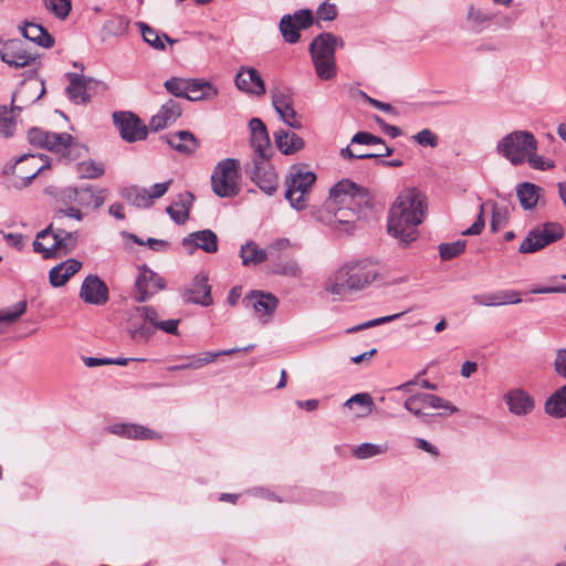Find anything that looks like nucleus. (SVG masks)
<instances>
[{
	"mask_svg": "<svg viewBox=\"0 0 566 566\" xmlns=\"http://www.w3.org/2000/svg\"><path fill=\"white\" fill-rule=\"evenodd\" d=\"M250 144L255 151V158L269 159L272 154L271 140L265 124L259 117L249 122Z\"/></svg>",
	"mask_w": 566,
	"mask_h": 566,
	"instance_id": "6ab92c4d",
	"label": "nucleus"
},
{
	"mask_svg": "<svg viewBox=\"0 0 566 566\" xmlns=\"http://www.w3.org/2000/svg\"><path fill=\"white\" fill-rule=\"evenodd\" d=\"M137 25L142 32L145 42H147L150 46H153L156 50H165V43L161 40L159 33L155 29L150 28L145 22H137Z\"/></svg>",
	"mask_w": 566,
	"mask_h": 566,
	"instance_id": "864d4df0",
	"label": "nucleus"
},
{
	"mask_svg": "<svg viewBox=\"0 0 566 566\" xmlns=\"http://www.w3.org/2000/svg\"><path fill=\"white\" fill-rule=\"evenodd\" d=\"M300 27L293 21L290 14L283 15L280 21V31L284 40L289 43H296L300 40Z\"/></svg>",
	"mask_w": 566,
	"mask_h": 566,
	"instance_id": "de8ad7c7",
	"label": "nucleus"
},
{
	"mask_svg": "<svg viewBox=\"0 0 566 566\" xmlns=\"http://www.w3.org/2000/svg\"><path fill=\"white\" fill-rule=\"evenodd\" d=\"M20 30L27 40L42 48L50 49L54 45L55 41L53 35H51L41 24L25 21Z\"/></svg>",
	"mask_w": 566,
	"mask_h": 566,
	"instance_id": "72a5a7b5",
	"label": "nucleus"
},
{
	"mask_svg": "<svg viewBox=\"0 0 566 566\" xmlns=\"http://www.w3.org/2000/svg\"><path fill=\"white\" fill-rule=\"evenodd\" d=\"M218 95V88L210 82L200 78H190L186 99L210 101Z\"/></svg>",
	"mask_w": 566,
	"mask_h": 566,
	"instance_id": "c9c22d12",
	"label": "nucleus"
},
{
	"mask_svg": "<svg viewBox=\"0 0 566 566\" xmlns=\"http://www.w3.org/2000/svg\"><path fill=\"white\" fill-rule=\"evenodd\" d=\"M164 287L165 280L143 265L135 281L134 298L138 303H144Z\"/></svg>",
	"mask_w": 566,
	"mask_h": 566,
	"instance_id": "2eb2a0df",
	"label": "nucleus"
},
{
	"mask_svg": "<svg viewBox=\"0 0 566 566\" xmlns=\"http://www.w3.org/2000/svg\"><path fill=\"white\" fill-rule=\"evenodd\" d=\"M531 150H538V142L532 132L525 129L506 134L496 145V151L513 166L524 164Z\"/></svg>",
	"mask_w": 566,
	"mask_h": 566,
	"instance_id": "0eeeda50",
	"label": "nucleus"
},
{
	"mask_svg": "<svg viewBox=\"0 0 566 566\" xmlns=\"http://www.w3.org/2000/svg\"><path fill=\"white\" fill-rule=\"evenodd\" d=\"M66 76L70 80L66 94L76 104H85L91 99L88 91L95 90L98 86L104 87V83L93 77H86L77 73H67Z\"/></svg>",
	"mask_w": 566,
	"mask_h": 566,
	"instance_id": "f3484780",
	"label": "nucleus"
},
{
	"mask_svg": "<svg viewBox=\"0 0 566 566\" xmlns=\"http://www.w3.org/2000/svg\"><path fill=\"white\" fill-rule=\"evenodd\" d=\"M291 247V241L286 238H281L272 241L265 250H268L269 258H279L280 253Z\"/></svg>",
	"mask_w": 566,
	"mask_h": 566,
	"instance_id": "69168bd1",
	"label": "nucleus"
},
{
	"mask_svg": "<svg viewBox=\"0 0 566 566\" xmlns=\"http://www.w3.org/2000/svg\"><path fill=\"white\" fill-rule=\"evenodd\" d=\"M14 102L15 94L12 96L10 108L7 105L0 106V137L10 138L14 134L17 127L14 111L20 112L22 109L21 106L14 105Z\"/></svg>",
	"mask_w": 566,
	"mask_h": 566,
	"instance_id": "a19ab883",
	"label": "nucleus"
},
{
	"mask_svg": "<svg viewBox=\"0 0 566 566\" xmlns=\"http://www.w3.org/2000/svg\"><path fill=\"white\" fill-rule=\"evenodd\" d=\"M27 301H20L10 307L0 311V333L2 332V324L10 325L17 322L27 311Z\"/></svg>",
	"mask_w": 566,
	"mask_h": 566,
	"instance_id": "a18cd8bd",
	"label": "nucleus"
},
{
	"mask_svg": "<svg viewBox=\"0 0 566 566\" xmlns=\"http://www.w3.org/2000/svg\"><path fill=\"white\" fill-rule=\"evenodd\" d=\"M467 247V241L464 240H457L451 243H441L439 244V254L440 258L444 261L451 260L453 258H457L461 253L464 252Z\"/></svg>",
	"mask_w": 566,
	"mask_h": 566,
	"instance_id": "603ef678",
	"label": "nucleus"
},
{
	"mask_svg": "<svg viewBox=\"0 0 566 566\" xmlns=\"http://www.w3.org/2000/svg\"><path fill=\"white\" fill-rule=\"evenodd\" d=\"M109 432L133 439H156L158 434L153 430L138 424L115 423L108 428Z\"/></svg>",
	"mask_w": 566,
	"mask_h": 566,
	"instance_id": "58836bf2",
	"label": "nucleus"
},
{
	"mask_svg": "<svg viewBox=\"0 0 566 566\" xmlns=\"http://www.w3.org/2000/svg\"><path fill=\"white\" fill-rule=\"evenodd\" d=\"M272 104L281 119L291 128H301V123L296 119V112L293 107V99L290 94L282 91L272 93Z\"/></svg>",
	"mask_w": 566,
	"mask_h": 566,
	"instance_id": "c85d7f7f",
	"label": "nucleus"
},
{
	"mask_svg": "<svg viewBox=\"0 0 566 566\" xmlns=\"http://www.w3.org/2000/svg\"><path fill=\"white\" fill-rule=\"evenodd\" d=\"M119 134L126 142L133 143L146 139L148 135V126L130 112H117L113 115Z\"/></svg>",
	"mask_w": 566,
	"mask_h": 566,
	"instance_id": "4468645a",
	"label": "nucleus"
},
{
	"mask_svg": "<svg viewBox=\"0 0 566 566\" xmlns=\"http://www.w3.org/2000/svg\"><path fill=\"white\" fill-rule=\"evenodd\" d=\"M76 172L82 179H97L105 174V166L92 159L84 160L77 164Z\"/></svg>",
	"mask_w": 566,
	"mask_h": 566,
	"instance_id": "c03bdc74",
	"label": "nucleus"
},
{
	"mask_svg": "<svg viewBox=\"0 0 566 566\" xmlns=\"http://www.w3.org/2000/svg\"><path fill=\"white\" fill-rule=\"evenodd\" d=\"M543 189L533 182H522L516 186V196L524 210H531L536 207Z\"/></svg>",
	"mask_w": 566,
	"mask_h": 566,
	"instance_id": "ea45409f",
	"label": "nucleus"
},
{
	"mask_svg": "<svg viewBox=\"0 0 566 566\" xmlns=\"http://www.w3.org/2000/svg\"><path fill=\"white\" fill-rule=\"evenodd\" d=\"M427 211V197L421 190H402L389 210L388 233L402 247L410 245L419 235L417 227L426 219Z\"/></svg>",
	"mask_w": 566,
	"mask_h": 566,
	"instance_id": "f03ea898",
	"label": "nucleus"
},
{
	"mask_svg": "<svg viewBox=\"0 0 566 566\" xmlns=\"http://www.w3.org/2000/svg\"><path fill=\"white\" fill-rule=\"evenodd\" d=\"M467 20L470 30L475 33H480L490 25L491 15L475 9L474 7H470Z\"/></svg>",
	"mask_w": 566,
	"mask_h": 566,
	"instance_id": "49530a36",
	"label": "nucleus"
},
{
	"mask_svg": "<svg viewBox=\"0 0 566 566\" xmlns=\"http://www.w3.org/2000/svg\"><path fill=\"white\" fill-rule=\"evenodd\" d=\"M182 108L180 103L169 98L164 103L158 112L151 116L148 127L153 132L163 130L171 126L181 116Z\"/></svg>",
	"mask_w": 566,
	"mask_h": 566,
	"instance_id": "b1692460",
	"label": "nucleus"
},
{
	"mask_svg": "<svg viewBox=\"0 0 566 566\" xmlns=\"http://www.w3.org/2000/svg\"><path fill=\"white\" fill-rule=\"evenodd\" d=\"M208 274L198 273L184 292L187 302L209 306L212 304L211 286L208 283Z\"/></svg>",
	"mask_w": 566,
	"mask_h": 566,
	"instance_id": "393cba45",
	"label": "nucleus"
},
{
	"mask_svg": "<svg viewBox=\"0 0 566 566\" xmlns=\"http://www.w3.org/2000/svg\"><path fill=\"white\" fill-rule=\"evenodd\" d=\"M251 348H253V345L247 346V347L242 348V350L247 352ZM240 350H241V348H230L227 350L205 352L198 356H196V355L187 356V357H185V360H186L185 363L179 364V365L168 366L167 370L170 373H175V371H180V370H186V369H200L205 365L213 363L220 356L232 355Z\"/></svg>",
	"mask_w": 566,
	"mask_h": 566,
	"instance_id": "412c9836",
	"label": "nucleus"
},
{
	"mask_svg": "<svg viewBox=\"0 0 566 566\" xmlns=\"http://www.w3.org/2000/svg\"><path fill=\"white\" fill-rule=\"evenodd\" d=\"M136 313L139 314L147 324L154 326L155 331L157 329L161 319L159 318V314L156 308L151 306H139L136 308Z\"/></svg>",
	"mask_w": 566,
	"mask_h": 566,
	"instance_id": "680f3d73",
	"label": "nucleus"
},
{
	"mask_svg": "<svg viewBox=\"0 0 566 566\" xmlns=\"http://www.w3.org/2000/svg\"><path fill=\"white\" fill-rule=\"evenodd\" d=\"M378 274L377 265L369 260L348 263L337 271L335 281L326 286V291L333 295L360 291L370 285Z\"/></svg>",
	"mask_w": 566,
	"mask_h": 566,
	"instance_id": "7ed1b4c3",
	"label": "nucleus"
},
{
	"mask_svg": "<svg viewBox=\"0 0 566 566\" xmlns=\"http://www.w3.org/2000/svg\"><path fill=\"white\" fill-rule=\"evenodd\" d=\"M274 273L292 277H300L302 275V269L295 260H287L283 263L276 264Z\"/></svg>",
	"mask_w": 566,
	"mask_h": 566,
	"instance_id": "bf43d9fd",
	"label": "nucleus"
},
{
	"mask_svg": "<svg viewBox=\"0 0 566 566\" xmlns=\"http://www.w3.org/2000/svg\"><path fill=\"white\" fill-rule=\"evenodd\" d=\"M165 139L172 149L184 155H191L199 147L198 139L188 130H179L168 134L165 136Z\"/></svg>",
	"mask_w": 566,
	"mask_h": 566,
	"instance_id": "7c9ffc66",
	"label": "nucleus"
},
{
	"mask_svg": "<svg viewBox=\"0 0 566 566\" xmlns=\"http://www.w3.org/2000/svg\"><path fill=\"white\" fill-rule=\"evenodd\" d=\"M250 178L268 196L274 195L277 190V174L273 166L268 163V159H253Z\"/></svg>",
	"mask_w": 566,
	"mask_h": 566,
	"instance_id": "dca6fc26",
	"label": "nucleus"
},
{
	"mask_svg": "<svg viewBox=\"0 0 566 566\" xmlns=\"http://www.w3.org/2000/svg\"><path fill=\"white\" fill-rule=\"evenodd\" d=\"M240 163L234 158L219 161L211 175V188L220 198H232L240 192Z\"/></svg>",
	"mask_w": 566,
	"mask_h": 566,
	"instance_id": "1a4fd4ad",
	"label": "nucleus"
},
{
	"mask_svg": "<svg viewBox=\"0 0 566 566\" xmlns=\"http://www.w3.org/2000/svg\"><path fill=\"white\" fill-rule=\"evenodd\" d=\"M45 9L60 20H65L71 10V0H42Z\"/></svg>",
	"mask_w": 566,
	"mask_h": 566,
	"instance_id": "09e8293b",
	"label": "nucleus"
},
{
	"mask_svg": "<svg viewBox=\"0 0 566 566\" xmlns=\"http://www.w3.org/2000/svg\"><path fill=\"white\" fill-rule=\"evenodd\" d=\"M80 297L85 303L103 305L108 301V287L97 275L90 274L82 283Z\"/></svg>",
	"mask_w": 566,
	"mask_h": 566,
	"instance_id": "5701e85b",
	"label": "nucleus"
},
{
	"mask_svg": "<svg viewBox=\"0 0 566 566\" xmlns=\"http://www.w3.org/2000/svg\"><path fill=\"white\" fill-rule=\"evenodd\" d=\"M122 196L133 206L138 208H148L151 206L149 195L146 188L138 186H130L123 190Z\"/></svg>",
	"mask_w": 566,
	"mask_h": 566,
	"instance_id": "79ce46f5",
	"label": "nucleus"
},
{
	"mask_svg": "<svg viewBox=\"0 0 566 566\" xmlns=\"http://www.w3.org/2000/svg\"><path fill=\"white\" fill-rule=\"evenodd\" d=\"M73 218L77 221H82L83 220V212L76 208V207H70L67 209H60L55 212L54 214V221L52 223L54 224H57V223H62V221L65 219V218Z\"/></svg>",
	"mask_w": 566,
	"mask_h": 566,
	"instance_id": "e2e57ef3",
	"label": "nucleus"
},
{
	"mask_svg": "<svg viewBox=\"0 0 566 566\" xmlns=\"http://www.w3.org/2000/svg\"><path fill=\"white\" fill-rule=\"evenodd\" d=\"M340 38L329 32L318 34L310 44V53L317 76L321 80H332L336 75L335 52L337 45L343 46Z\"/></svg>",
	"mask_w": 566,
	"mask_h": 566,
	"instance_id": "39448f33",
	"label": "nucleus"
},
{
	"mask_svg": "<svg viewBox=\"0 0 566 566\" xmlns=\"http://www.w3.org/2000/svg\"><path fill=\"white\" fill-rule=\"evenodd\" d=\"M127 331L132 340L138 345L147 344L156 332L154 326L147 324L139 314L129 321Z\"/></svg>",
	"mask_w": 566,
	"mask_h": 566,
	"instance_id": "e433bc0d",
	"label": "nucleus"
},
{
	"mask_svg": "<svg viewBox=\"0 0 566 566\" xmlns=\"http://www.w3.org/2000/svg\"><path fill=\"white\" fill-rule=\"evenodd\" d=\"M412 139L421 146H428L431 148L437 147L439 143L438 136L428 128L421 129L419 133L412 136Z\"/></svg>",
	"mask_w": 566,
	"mask_h": 566,
	"instance_id": "052dcab7",
	"label": "nucleus"
},
{
	"mask_svg": "<svg viewBox=\"0 0 566 566\" xmlns=\"http://www.w3.org/2000/svg\"><path fill=\"white\" fill-rule=\"evenodd\" d=\"M355 405L361 408V412H359L358 416L364 417L373 411L374 402L369 394L360 392L354 395L345 402V406L350 409H353Z\"/></svg>",
	"mask_w": 566,
	"mask_h": 566,
	"instance_id": "3c124183",
	"label": "nucleus"
},
{
	"mask_svg": "<svg viewBox=\"0 0 566 566\" xmlns=\"http://www.w3.org/2000/svg\"><path fill=\"white\" fill-rule=\"evenodd\" d=\"M190 78L171 77L164 83L165 88L176 97L186 98Z\"/></svg>",
	"mask_w": 566,
	"mask_h": 566,
	"instance_id": "5fc2aeb1",
	"label": "nucleus"
},
{
	"mask_svg": "<svg viewBox=\"0 0 566 566\" xmlns=\"http://www.w3.org/2000/svg\"><path fill=\"white\" fill-rule=\"evenodd\" d=\"M218 235L210 229L195 231L185 237L181 241L182 247L192 254L197 249L206 253L218 251Z\"/></svg>",
	"mask_w": 566,
	"mask_h": 566,
	"instance_id": "4be33fe9",
	"label": "nucleus"
},
{
	"mask_svg": "<svg viewBox=\"0 0 566 566\" xmlns=\"http://www.w3.org/2000/svg\"><path fill=\"white\" fill-rule=\"evenodd\" d=\"M316 181V175L302 166H292L285 179V199L297 211L308 206V198Z\"/></svg>",
	"mask_w": 566,
	"mask_h": 566,
	"instance_id": "6e6552de",
	"label": "nucleus"
},
{
	"mask_svg": "<svg viewBox=\"0 0 566 566\" xmlns=\"http://www.w3.org/2000/svg\"><path fill=\"white\" fill-rule=\"evenodd\" d=\"M563 227L557 222H546L532 229L518 248L520 253H534L546 245L560 240Z\"/></svg>",
	"mask_w": 566,
	"mask_h": 566,
	"instance_id": "9d476101",
	"label": "nucleus"
},
{
	"mask_svg": "<svg viewBox=\"0 0 566 566\" xmlns=\"http://www.w3.org/2000/svg\"><path fill=\"white\" fill-rule=\"evenodd\" d=\"M353 144L377 145L384 144V139L367 132H358L352 138Z\"/></svg>",
	"mask_w": 566,
	"mask_h": 566,
	"instance_id": "0e129e2a",
	"label": "nucleus"
},
{
	"mask_svg": "<svg viewBox=\"0 0 566 566\" xmlns=\"http://www.w3.org/2000/svg\"><path fill=\"white\" fill-rule=\"evenodd\" d=\"M81 268L82 262L76 259H67L50 270V283L54 287L63 286Z\"/></svg>",
	"mask_w": 566,
	"mask_h": 566,
	"instance_id": "2f4dec72",
	"label": "nucleus"
},
{
	"mask_svg": "<svg viewBox=\"0 0 566 566\" xmlns=\"http://www.w3.org/2000/svg\"><path fill=\"white\" fill-rule=\"evenodd\" d=\"M66 197L74 201L77 206L85 209L97 210L106 199L107 190L97 189L94 186L74 187L66 190Z\"/></svg>",
	"mask_w": 566,
	"mask_h": 566,
	"instance_id": "a211bd4d",
	"label": "nucleus"
},
{
	"mask_svg": "<svg viewBox=\"0 0 566 566\" xmlns=\"http://www.w3.org/2000/svg\"><path fill=\"white\" fill-rule=\"evenodd\" d=\"M30 144L46 148L66 163L74 161L87 153V148L67 133H52L33 127L28 132Z\"/></svg>",
	"mask_w": 566,
	"mask_h": 566,
	"instance_id": "20e7f679",
	"label": "nucleus"
},
{
	"mask_svg": "<svg viewBox=\"0 0 566 566\" xmlns=\"http://www.w3.org/2000/svg\"><path fill=\"white\" fill-rule=\"evenodd\" d=\"M533 169L545 171L555 167L551 159H546L537 154V150H531L527 155L526 161Z\"/></svg>",
	"mask_w": 566,
	"mask_h": 566,
	"instance_id": "6e6d98bb",
	"label": "nucleus"
},
{
	"mask_svg": "<svg viewBox=\"0 0 566 566\" xmlns=\"http://www.w3.org/2000/svg\"><path fill=\"white\" fill-rule=\"evenodd\" d=\"M403 314H405V312L392 314V315H388V316H382V317H378V318H374V319L367 321L365 323H361L359 325L353 326V327L348 328L346 332L349 333V334L350 333H356V332H359V331H363V329H366V328H369V327H374V326H377V325L389 323V322H392V321L401 317Z\"/></svg>",
	"mask_w": 566,
	"mask_h": 566,
	"instance_id": "4d7b16f0",
	"label": "nucleus"
},
{
	"mask_svg": "<svg viewBox=\"0 0 566 566\" xmlns=\"http://www.w3.org/2000/svg\"><path fill=\"white\" fill-rule=\"evenodd\" d=\"M545 412L554 418L566 417V396L558 388L545 402Z\"/></svg>",
	"mask_w": 566,
	"mask_h": 566,
	"instance_id": "37998d69",
	"label": "nucleus"
},
{
	"mask_svg": "<svg viewBox=\"0 0 566 566\" xmlns=\"http://www.w3.org/2000/svg\"><path fill=\"white\" fill-rule=\"evenodd\" d=\"M293 21L300 29H307L313 23V14L311 10H298L293 15Z\"/></svg>",
	"mask_w": 566,
	"mask_h": 566,
	"instance_id": "774afa93",
	"label": "nucleus"
},
{
	"mask_svg": "<svg viewBox=\"0 0 566 566\" xmlns=\"http://www.w3.org/2000/svg\"><path fill=\"white\" fill-rule=\"evenodd\" d=\"M0 59L11 67L21 69L38 63L39 54L32 52L22 40L11 39L0 49Z\"/></svg>",
	"mask_w": 566,
	"mask_h": 566,
	"instance_id": "f8f14e48",
	"label": "nucleus"
},
{
	"mask_svg": "<svg viewBox=\"0 0 566 566\" xmlns=\"http://www.w3.org/2000/svg\"><path fill=\"white\" fill-rule=\"evenodd\" d=\"M388 450L387 443H361L354 450V455L357 459H369L379 454L386 453Z\"/></svg>",
	"mask_w": 566,
	"mask_h": 566,
	"instance_id": "8fccbe9b",
	"label": "nucleus"
},
{
	"mask_svg": "<svg viewBox=\"0 0 566 566\" xmlns=\"http://www.w3.org/2000/svg\"><path fill=\"white\" fill-rule=\"evenodd\" d=\"M242 302L247 308H253L258 317H265L263 322H268L279 305V300L276 296L262 291L250 292L244 296Z\"/></svg>",
	"mask_w": 566,
	"mask_h": 566,
	"instance_id": "aec40b11",
	"label": "nucleus"
},
{
	"mask_svg": "<svg viewBox=\"0 0 566 566\" xmlns=\"http://www.w3.org/2000/svg\"><path fill=\"white\" fill-rule=\"evenodd\" d=\"M240 258L244 266H256L269 259L268 250L260 248L259 244L249 240L240 249Z\"/></svg>",
	"mask_w": 566,
	"mask_h": 566,
	"instance_id": "4c0bfd02",
	"label": "nucleus"
},
{
	"mask_svg": "<svg viewBox=\"0 0 566 566\" xmlns=\"http://www.w3.org/2000/svg\"><path fill=\"white\" fill-rule=\"evenodd\" d=\"M193 200L192 192L186 191L180 193L177 200L166 208V212L177 224H184L189 219Z\"/></svg>",
	"mask_w": 566,
	"mask_h": 566,
	"instance_id": "473e14b6",
	"label": "nucleus"
},
{
	"mask_svg": "<svg viewBox=\"0 0 566 566\" xmlns=\"http://www.w3.org/2000/svg\"><path fill=\"white\" fill-rule=\"evenodd\" d=\"M235 85L240 91L255 96L265 94V84L258 70L242 66L235 76Z\"/></svg>",
	"mask_w": 566,
	"mask_h": 566,
	"instance_id": "a878e982",
	"label": "nucleus"
},
{
	"mask_svg": "<svg viewBox=\"0 0 566 566\" xmlns=\"http://www.w3.org/2000/svg\"><path fill=\"white\" fill-rule=\"evenodd\" d=\"M277 149L284 155H292L304 147V140L295 133L279 129L273 134Z\"/></svg>",
	"mask_w": 566,
	"mask_h": 566,
	"instance_id": "f704fd0d",
	"label": "nucleus"
},
{
	"mask_svg": "<svg viewBox=\"0 0 566 566\" xmlns=\"http://www.w3.org/2000/svg\"><path fill=\"white\" fill-rule=\"evenodd\" d=\"M554 371L559 377L566 379V348H559L556 350Z\"/></svg>",
	"mask_w": 566,
	"mask_h": 566,
	"instance_id": "338daca9",
	"label": "nucleus"
},
{
	"mask_svg": "<svg viewBox=\"0 0 566 566\" xmlns=\"http://www.w3.org/2000/svg\"><path fill=\"white\" fill-rule=\"evenodd\" d=\"M503 400L509 407L511 413L515 416H526L535 408L534 398L522 388H514L509 390Z\"/></svg>",
	"mask_w": 566,
	"mask_h": 566,
	"instance_id": "bb28decb",
	"label": "nucleus"
},
{
	"mask_svg": "<svg viewBox=\"0 0 566 566\" xmlns=\"http://www.w3.org/2000/svg\"><path fill=\"white\" fill-rule=\"evenodd\" d=\"M370 197L367 189L357 186L349 179L337 182L329 190V196L322 207H313L311 217L335 231L350 233L360 212L369 206Z\"/></svg>",
	"mask_w": 566,
	"mask_h": 566,
	"instance_id": "f257e3e1",
	"label": "nucleus"
},
{
	"mask_svg": "<svg viewBox=\"0 0 566 566\" xmlns=\"http://www.w3.org/2000/svg\"><path fill=\"white\" fill-rule=\"evenodd\" d=\"M42 160V156L22 155L13 168V175L22 180L20 186H28L45 167L46 165H36L34 161Z\"/></svg>",
	"mask_w": 566,
	"mask_h": 566,
	"instance_id": "c756f323",
	"label": "nucleus"
},
{
	"mask_svg": "<svg viewBox=\"0 0 566 566\" xmlns=\"http://www.w3.org/2000/svg\"><path fill=\"white\" fill-rule=\"evenodd\" d=\"M129 20L123 15H116L112 19H109L105 28L111 32L113 35H123L128 30Z\"/></svg>",
	"mask_w": 566,
	"mask_h": 566,
	"instance_id": "13d9d810",
	"label": "nucleus"
},
{
	"mask_svg": "<svg viewBox=\"0 0 566 566\" xmlns=\"http://www.w3.org/2000/svg\"><path fill=\"white\" fill-rule=\"evenodd\" d=\"M77 240V231H66L51 223L38 233L33 242V250L41 253L44 259H51L59 251H63L65 254L73 251L76 248Z\"/></svg>",
	"mask_w": 566,
	"mask_h": 566,
	"instance_id": "423d86ee",
	"label": "nucleus"
},
{
	"mask_svg": "<svg viewBox=\"0 0 566 566\" xmlns=\"http://www.w3.org/2000/svg\"><path fill=\"white\" fill-rule=\"evenodd\" d=\"M403 407L415 417L422 419L431 416V413L427 411L428 409H444L450 413L458 411V408L451 405V402L428 392H416L408 396L403 402Z\"/></svg>",
	"mask_w": 566,
	"mask_h": 566,
	"instance_id": "9b49d317",
	"label": "nucleus"
},
{
	"mask_svg": "<svg viewBox=\"0 0 566 566\" xmlns=\"http://www.w3.org/2000/svg\"><path fill=\"white\" fill-rule=\"evenodd\" d=\"M488 206H490L492 210L491 229L493 232L500 231L507 224L510 218L509 208L500 207L493 201H488L480 206V212L476 220L471 227L462 231V235H478L482 232L485 227L484 208Z\"/></svg>",
	"mask_w": 566,
	"mask_h": 566,
	"instance_id": "ddd939ff",
	"label": "nucleus"
},
{
	"mask_svg": "<svg viewBox=\"0 0 566 566\" xmlns=\"http://www.w3.org/2000/svg\"><path fill=\"white\" fill-rule=\"evenodd\" d=\"M472 300L475 304L481 306H502L507 304H518L522 302L521 293L516 290H502L474 294Z\"/></svg>",
	"mask_w": 566,
	"mask_h": 566,
	"instance_id": "cd10ccee",
	"label": "nucleus"
}]
</instances>
